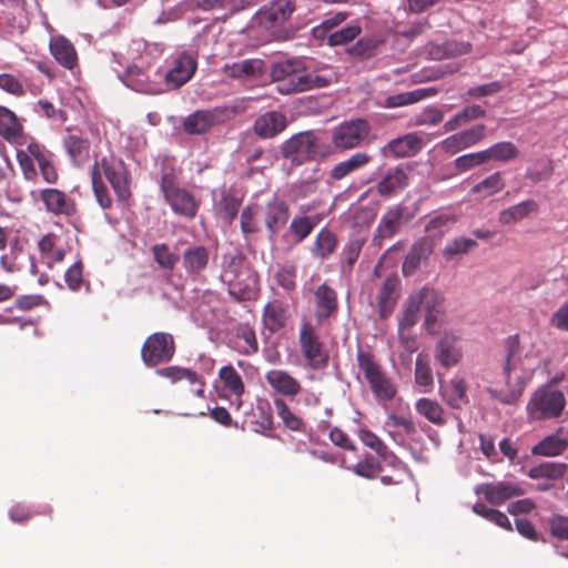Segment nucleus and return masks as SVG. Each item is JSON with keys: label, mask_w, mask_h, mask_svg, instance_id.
<instances>
[{"label": "nucleus", "mask_w": 568, "mask_h": 568, "mask_svg": "<svg viewBox=\"0 0 568 568\" xmlns=\"http://www.w3.org/2000/svg\"><path fill=\"white\" fill-rule=\"evenodd\" d=\"M63 146L75 165H82L89 159L90 142L77 134H68L63 140Z\"/></svg>", "instance_id": "36"}, {"label": "nucleus", "mask_w": 568, "mask_h": 568, "mask_svg": "<svg viewBox=\"0 0 568 568\" xmlns=\"http://www.w3.org/2000/svg\"><path fill=\"white\" fill-rule=\"evenodd\" d=\"M566 406L561 390L552 389L550 385L538 387L527 403V415L531 420L558 418Z\"/></svg>", "instance_id": "4"}, {"label": "nucleus", "mask_w": 568, "mask_h": 568, "mask_svg": "<svg viewBox=\"0 0 568 568\" xmlns=\"http://www.w3.org/2000/svg\"><path fill=\"white\" fill-rule=\"evenodd\" d=\"M338 240L336 234L327 227H323L310 248L311 255L321 261L327 260L337 248Z\"/></svg>", "instance_id": "32"}, {"label": "nucleus", "mask_w": 568, "mask_h": 568, "mask_svg": "<svg viewBox=\"0 0 568 568\" xmlns=\"http://www.w3.org/2000/svg\"><path fill=\"white\" fill-rule=\"evenodd\" d=\"M295 11L292 0H275L258 12L260 22L267 29L283 26Z\"/></svg>", "instance_id": "20"}, {"label": "nucleus", "mask_w": 568, "mask_h": 568, "mask_svg": "<svg viewBox=\"0 0 568 568\" xmlns=\"http://www.w3.org/2000/svg\"><path fill=\"white\" fill-rule=\"evenodd\" d=\"M265 381L275 393L288 398L295 397L302 390L301 383L284 369H271L266 372Z\"/></svg>", "instance_id": "24"}, {"label": "nucleus", "mask_w": 568, "mask_h": 568, "mask_svg": "<svg viewBox=\"0 0 568 568\" xmlns=\"http://www.w3.org/2000/svg\"><path fill=\"white\" fill-rule=\"evenodd\" d=\"M426 90H415L410 92H403L398 94L388 95L385 100L384 105L386 108H398L409 105L426 98Z\"/></svg>", "instance_id": "56"}, {"label": "nucleus", "mask_w": 568, "mask_h": 568, "mask_svg": "<svg viewBox=\"0 0 568 568\" xmlns=\"http://www.w3.org/2000/svg\"><path fill=\"white\" fill-rule=\"evenodd\" d=\"M261 212V207L257 203L247 205L241 214V230L243 233H256L258 232L257 215Z\"/></svg>", "instance_id": "58"}, {"label": "nucleus", "mask_w": 568, "mask_h": 568, "mask_svg": "<svg viewBox=\"0 0 568 568\" xmlns=\"http://www.w3.org/2000/svg\"><path fill=\"white\" fill-rule=\"evenodd\" d=\"M356 362L375 399L378 402L393 400L397 394V386L376 361L373 353L359 348L356 354Z\"/></svg>", "instance_id": "3"}, {"label": "nucleus", "mask_w": 568, "mask_h": 568, "mask_svg": "<svg viewBox=\"0 0 568 568\" xmlns=\"http://www.w3.org/2000/svg\"><path fill=\"white\" fill-rule=\"evenodd\" d=\"M538 211V204L534 200H526L499 213V222L509 225L526 219L529 214Z\"/></svg>", "instance_id": "38"}, {"label": "nucleus", "mask_w": 568, "mask_h": 568, "mask_svg": "<svg viewBox=\"0 0 568 568\" xmlns=\"http://www.w3.org/2000/svg\"><path fill=\"white\" fill-rule=\"evenodd\" d=\"M408 174L400 168L389 169L378 182L376 189L381 196L389 197L408 185Z\"/></svg>", "instance_id": "31"}, {"label": "nucleus", "mask_w": 568, "mask_h": 568, "mask_svg": "<svg viewBox=\"0 0 568 568\" xmlns=\"http://www.w3.org/2000/svg\"><path fill=\"white\" fill-rule=\"evenodd\" d=\"M284 159L300 165L320 155L317 139L312 132H302L288 139L281 149Z\"/></svg>", "instance_id": "9"}, {"label": "nucleus", "mask_w": 568, "mask_h": 568, "mask_svg": "<svg viewBox=\"0 0 568 568\" xmlns=\"http://www.w3.org/2000/svg\"><path fill=\"white\" fill-rule=\"evenodd\" d=\"M416 410L428 422L442 426L445 424L444 408L442 405L430 398H420L416 403Z\"/></svg>", "instance_id": "49"}, {"label": "nucleus", "mask_w": 568, "mask_h": 568, "mask_svg": "<svg viewBox=\"0 0 568 568\" xmlns=\"http://www.w3.org/2000/svg\"><path fill=\"white\" fill-rule=\"evenodd\" d=\"M405 207L402 204L389 206L379 220L374 241L381 244L385 239L393 237L402 225Z\"/></svg>", "instance_id": "26"}, {"label": "nucleus", "mask_w": 568, "mask_h": 568, "mask_svg": "<svg viewBox=\"0 0 568 568\" xmlns=\"http://www.w3.org/2000/svg\"><path fill=\"white\" fill-rule=\"evenodd\" d=\"M0 135L9 143L22 145L26 143L23 126L17 115L6 106L0 105Z\"/></svg>", "instance_id": "29"}, {"label": "nucleus", "mask_w": 568, "mask_h": 568, "mask_svg": "<svg viewBox=\"0 0 568 568\" xmlns=\"http://www.w3.org/2000/svg\"><path fill=\"white\" fill-rule=\"evenodd\" d=\"M371 161V156L364 152L354 153L346 161L339 162L333 166L331 170L329 176L339 181L347 176L348 174L355 172L356 170L365 166Z\"/></svg>", "instance_id": "39"}, {"label": "nucleus", "mask_w": 568, "mask_h": 568, "mask_svg": "<svg viewBox=\"0 0 568 568\" xmlns=\"http://www.w3.org/2000/svg\"><path fill=\"white\" fill-rule=\"evenodd\" d=\"M275 281L285 291H294L296 288V266L294 264L281 265L275 273Z\"/></svg>", "instance_id": "60"}, {"label": "nucleus", "mask_w": 568, "mask_h": 568, "mask_svg": "<svg viewBox=\"0 0 568 568\" xmlns=\"http://www.w3.org/2000/svg\"><path fill=\"white\" fill-rule=\"evenodd\" d=\"M506 186L501 172H495L470 189V195L477 200H485L503 191Z\"/></svg>", "instance_id": "34"}, {"label": "nucleus", "mask_w": 568, "mask_h": 568, "mask_svg": "<svg viewBox=\"0 0 568 568\" xmlns=\"http://www.w3.org/2000/svg\"><path fill=\"white\" fill-rule=\"evenodd\" d=\"M286 128V116L277 111H270L258 116L254 123L255 133L263 138H274Z\"/></svg>", "instance_id": "30"}, {"label": "nucleus", "mask_w": 568, "mask_h": 568, "mask_svg": "<svg viewBox=\"0 0 568 568\" xmlns=\"http://www.w3.org/2000/svg\"><path fill=\"white\" fill-rule=\"evenodd\" d=\"M240 206V199L232 194H224L219 202L217 210L222 217L232 222L236 217Z\"/></svg>", "instance_id": "63"}, {"label": "nucleus", "mask_w": 568, "mask_h": 568, "mask_svg": "<svg viewBox=\"0 0 568 568\" xmlns=\"http://www.w3.org/2000/svg\"><path fill=\"white\" fill-rule=\"evenodd\" d=\"M358 437L365 446L373 449L383 459H386L392 454L384 442L372 430L366 428L359 429Z\"/></svg>", "instance_id": "57"}, {"label": "nucleus", "mask_w": 568, "mask_h": 568, "mask_svg": "<svg viewBox=\"0 0 568 568\" xmlns=\"http://www.w3.org/2000/svg\"><path fill=\"white\" fill-rule=\"evenodd\" d=\"M174 353L173 336L163 332L150 335L141 348L142 361L149 367L171 361Z\"/></svg>", "instance_id": "10"}, {"label": "nucleus", "mask_w": 568, "mask_h": 568, "mask_svg": "<svg viewBox=\"0 0 568 568\" xmlns=\"http://www.w3.org/2000/svg\"><path fill=\"white\" fill-rule=\"evenodd\" d=\"M369 132L371 125L364 119L345 121L334 129L332 142L336 149L351 150L359 146Z\"/></svg>", "instance_id": "11"}, {"label": "nucleus", "mask_w": 568, "mask_h": 568, "mask_svg": "<svg viewBox=\"0 0 568 568\" xmlns=\"http://www.w3.org/2000/svg\"><path fill=\"white\" fill-rule=\"evenodd\" d=\"M475 493L483 495L489 504L499 506L514 497L525 495V489L514 481H497L480 484L476 486Z\"/></svg>", "instance_id": "15"}, {"label": "nucleus", "mask_w": 568, "mask_h": 568, "mask_svg": "<svg viewBox=\"0 0 568 568\" xmlns=\"http://www.w3.org/2000/svg\"><path fill=\"white\" fill-rule=\"evenodd\" d=\"M351 470L359 477L373 479L383 470V466L374 456L366 455Z\"/></svg>", "instance_id": "54"}, {"label": "nucleus", "mask_w": 568, "mask_h": 568, "mask_svg": "<svg viewBox=\"0 0 568 568\" xmlns=\"http://www.w3.org/2000/svg\"><path fill=\"white\" fill-rule=\"evenodd\" d=\"M67 247L68 245L63 242L62 237L54 233L43 235L38 242L41 261L49 268L64 260Z\"/></svg>", "instance_id": "21"}, {"label": "nucleus", "mask_w": 568, "mask_h": 568, "mask_svg": "<svg viewBox=\"0 0 568 568\" xmlns=\"http://www.w3.org/2000/svg\"><path fill=\"white\" fill-rule=\"evenodd\" d=\"M485 163L486 160L483 151L467 153L454 160V166L459 173L467 172Z\"/></svg>", "instance_id": "61"}, {"label": "nucleus", "mask_w": 568, "mask_h": 568, "mask_svg": "<svg viewBox=\"0 0 568 568\" xmlns=\"http://www.w3.org/2000/svg\"><path fill=\"white\" fill-rule=\"evenodd\" d=\"M162 73L150 65L131 64L123 73L124 84L140 93L161 94L164 92L161 83Z\"/></svg>", "instance_id": "6"}, {"label": "nucleus", "mask_w": 568, "mask_h": 568, "mask_svg": "<svg viewBox=\"0 0 568 568\" xmlns=\"http://www.w3.org/2000/svg\"><path fill=\"white\" fill-rule=\"evenodd\" d=\"M536 368V365L530 364L528 355L521 356L517 336L511 338L504 364V375L508 392L500 400L504 404L517 402L532 378Z\"/></svg>", "instance_id": "2"}, {"label": "nucleus", "mask_w": 568, "mask_h": 568, "mask_svg": "<svg viewBox=\"0 0 568 568\" xmlns=\"http://www.w3.org/2000/svg\"><path fill=\"white\" fill-rule=\"evenodd\" d=\"M263 220L270 236L273 237L278 234L280 230L285 226L290 217L288 204L277 197L273 196L265 206L262 209Z\"/></svg>", "instance_id": "17"}, {"label": "nucleus", "mask_w": 568, "mask_h": 568, "mask_svg": "<svg viewBox=\"0 0 568 568\" xmlns=\"http://www.w3.org/2000/svg\"><path fill=\"white\" fill-rule=\"evenodd\" d=\"M300 346L302 354L313 368H321L327 364V355L323 344L310 322H304L300 329Z\"/></svg>", "instance_id": "12"}, {"label": "nucleus", "mask_w": 568, "mask_h": 568, "mask_svg": "<svg viewBox=\"0 0 568 568\" xmlns=\"http://www.w3.org/2000/svg\"><path fill=\"white\" fill-rule=\"evenodd\" d=\"M214 124V115L210 111H196L183 122V129L189 134H202Z\"/></svg>", "instance_id": "45"}, {"label": "nucleus", "mask_w": 568, "mask_h": 568, "mask_svg": "<svg viewBox=\"0 0 568 568\" xmlns=\"http://www.w3.org/2000/svg\"><path fill=\"white\" fill-rule=\"evenodd\" d=\"M314 315L318 324L325 323L338 311L336 291L328 284L323 283L314 291Z\"/></svg>", "instance_id": "18"}, {"label": "nucleus", "mask_w": 568, "mask_h": 568, "mask_svg": "<svg viewBox=\"0 0 568 568\" xmlns=\"http://www.w3.org/2000/svg\"><path fill=\"white\" fill-rule=\"evenodd\" d=\"M415 383L428 392L434 386L433 371L429 363V357L425 353H419L415 363Z\"/></svg>", "instance_id": "47"}, {"label": "nucleus", "mask_w": 568, "mask_h": 568, "mask_svg": "<svg viewBox=\"0 0 568 568\" xmlns=\"http://www.w3.org/2000/svg\"><path fill=\"white\" fill-rule=\"evenodd\" d=\"M503 90V84L499 81H494L486 84L469 88L463 95L464 101L470 99H480L484 97L495 95Z\"/></svg>", "instance_id": "59"}, {"label": "nucleus", "mask_w": 568, "mask_h": 568, "mask_svg": "<svg viewBox=\"0 0 568 568\" xmlns=\"http://www.w3.org/2000/svg\"><path fill=\"white\" fill-rule=\"evenodd\" d=\"M219 378L223 389L240 398L245 392V385L241 374L232 366L226 365L220 368Z\"/></svg>", "instance_id": "43"}, {"label": "nucleus", "mask_w": 568, "mask_h": 568, "mask_svg": "<svg viewBox=\"0 0 568 568\" xmlns=\"http://www.w3.org/2000/svg\"><path fill=\"white\" fill-rule=\"evenodd\" d=\"M568 448V439L558 434L546 436L531 448L534 456L555 457L561 455Z\"/></svg>", "instance_id": "37"}, {"label": "nucleus", "mask_w": 568, "mask_h": 568, "mask_svg": "<svg viewBox=\"0 0 568 568\" xmlns=\"http://www.w3.org/2000/svg\"><path fill=\"white\" fill-rule=\"evenodd\" d=\"M273 404L277 417L282 420L283 425L287 429L300 433H304L306 430L305 422L295 413H293V410L283 398H275Z\"/></svg>", "instance_id": "42"}, {"label": "nucleus", "mask_w": 568, "mask_h": 568, "mask_svg": "<svg viewBox=\"0 0 568 568\" xmlns=\"http://www.w3.org/2000/svg\"><path fill=\"white\" fill-rule=\"evenodd\" d=\"M161 191L175 214L187 219H193L196 215L199 204L193 194L180 187L172 174L162 176Z\"/></svg>", "instance_id": "7"}, {"label": "nucleus", "mask_w": 568, "mask_h": 568, "mask_svg": "<svg viewBox=\"0 0 568 568\" xmlns=\"http://www.w3.org/2000/svg\"><path fill=\"white\" fill-rule=\"evenodd\" d=\"M440 394L447 405L454 409H462L469 404L467 395V383L462 377H453L446 385L439 379Z\"/></svg>", "instance_id": "28"}, {"label": "nucleus", "mask_w": 568, "mask_h": 568, "mask_svg": "<svg viewBox=\"0 0 568 568\" xmlns=\"http://www.w3.org/2000/svg\"><path fill=\"white\" fill-rule=\"evenodd\" d=\"M154 261L159 264V266L163 270L173 271L179 257L170 251L168 244H155L151 248Z\"/></svg>", "instance_id": "55"}, {"label": "nucleus", "mask_w": 568, "mask_h": 568, "mask_svg": "<svg viewBox=\"0 0 568 568\" xmlns=\"http://www.w3.org/2000/svg\"><path fill=\"white\" fill-rule=\"evenodd\" d=\"M398 285L399 280L396 275L388 276L384 281L378 295V308L381 317H386L393 312L397 300Z\"/></svg>", "instance_id": "35"}, {"label": "nucleus", "mask_w": 568, "mask_h": 568, "mask_svg": "<svg viewBox=\"0 0 568 568\" xmlns=\"http://www.w3.org/2000/svg\"><path fill=\"white\" fill-rule=\"evenodd\" d=\"M316 224L315 217L295 215L290 223L287 235H292L295 243H301L312 233Z\"/></svg>", "instance_id": "46"}, {"label": "nucleus", "mask_w": 568, "mask_h": 568, "mask_svg": "<svg viewBox=\"0 0 568 568\" xmlns=\"http://www.w3.org/2000/svg\"><path fill=\"white\" fill-rule=\"evenodd\" d=\"M486 163L489 161L509 162L519 155V149L510 141H503L483 150Z\"/></svg>", "instance_id": "44"}, {"label": "nucleus", "mask_w": 568, "mask_h": 568, "mask_svg": "<svg viewBox=\"0 0 568 568\" xmlns=\"http://www.w3.org/2000/svg\"><path fill=\"white\" fill-rule=\"evenodd\" d=\"M568 470L566 463L559 462H545L531 467L528 470V477L531 479L546 478L549 480L562 479Z\"/></svg>", "instance_id": "40"}, {"label": "nucleus", "mask_w": 568, "mask_h": 568, "mask_svg": "<svg viewBox=\"0 0 568 568\" xmlns=\"http://www.w3.org/2000/svg\"><path fill=\"white\" fill-rule=\"evenodd\" d=\"M485 116L486 110L479 104L467 105L444 124V130L453 132L459 126Z\"/></svg>", "instance_id": "41"}, {"label": "nucleus", "mask_w": 568, "mask_h": 568, "mask_svg": "<svg viewBox=\"0 0 568 568\" xmlns=\"http://www.w3.org/2000/svg\"><path fill=\"white\" fill-rule=\"evenodd\" d=\"M196 68L197 62L194 57L189 53L180 54L173 61L171 69L164 74L162 73L164 92L176 90L184 85L193 77Z\"/></svg>", "instance_id": "14"}, {"label": "nucleus", "mask_w": 568, "mask_h": 568, "mask_svg": "<svg viewBox=\"0 0 568 568\" xmlns=\"http://www.w3.org/2000/svg\"><path fill=\"white\" fill-rule=\"evenodd\" d=\"M156 374L161 377L170 379L172 383L187 381L190 384H195L199 382V375L196 372L180 366L160 368L156 371Z\"/></svg>", "instance_id": "52"}, {"label": "nucleus", "mask_w": 568, "mask_h": 568, "mask_svg": "<svg viewBox=\"0 0 568 568\" xmlns=\"http://www.w3.org/2000/svg\"><path fill=\"white\" fill-rule=\"evenodd\" d=\"M423 146V138L418 133L412 132L390 140L384 151L397 159L412 158L419 153Z\"/></svg>", "instance_id": "23"}, {"label": "nucleus", "mask_w": 568, "mask_h": 568, "mask_svg": "<svg viewBox=\"0 0 568 568\" xmlns=\"http://www.w3.org/2000/svg\"><path fill=\"white\" fill-rule=\"evenodd\" d=\"M473 511L500 528L509 531L513 530L511 523L507 515L498 509L489 508L485 504L477 503L474 505Z\"/></svg>", "instance_id": "51"}, {"label": "nucleus", "mask_w": 568, "mask_h": 568, "mask_svg": "<svg viewBox=\"0 0 568 568\" xmlns=\"http://www.w3.org/2000/svg\"><path fill=\"white\" fill-rule=\"evenodd\" d=\"M41 201L48 212L54 215L72 216L77 212L74 201L58 189H45L41 192Z\"/></svg>", "instance_id": "27"}, {"label": "nucleus", "mask_w": 568, "mask_h": 568, "mask_svg": "<svg viewBox=\"0 0 568 568\" xmlns=\"http://www.w3.org/2000/svg\"><path fill=\"white\" fill-rule=\"evenodd\" d=\"M270 77L276 91L284 95L324 88L329 83L316 72H308L305 60L301 58L273 63Z\"/></svg>", "instance_id": "1"}, {"label": "nucleus", "mask_w": 568, "mask_h": 568, "mask_svg": "<svg viewBox=\"0 0 568 568\" xmlns=\"http://www.w3.org/2000/svg\"><path fill=\"white\" fill-rule=\"evenodd\" d=\"M434 357L444 368H452L459 364L463 351L458 338L452 334H444L435 345Z\"/></svg>", "instance_id": "19"}, {"label": "nucleus", "mask_w": 568, "mask_h": 568, "mask_svg": "<svg viewBox=\"0 0 568 568\" xmlns=\"http://www.w3.org/2000/svg\"><path fill=\"white\" fill-rule=\"evenodd\" d=\"M549 531L552 537L568 541V517L555 514L548 519Z\"/></svg>", "instance_id": "64"}, {"label": "nucleus", "mask_w": 568, "mask_h": 568, "mask_svg": "<svg viewBox=\"0 0 568 568\" xmlns=\"http://www.w3.org/2000/svg\"><path fill=\"white\" fill-rule=\"evenodd\" d=\"M262 322L271 333H276L285 326L286 307L282 302L274 300L263 308Z\"/></svg>", "instance_id": "33"}, {"label": "nucleus", "mask_w": 568, "mask_h": 568, "mask_svg": "<svg viewBox=\"0 0 568 568\" xmlns=\"http://www.w3.org/2000/svg\"><path fill=\"white\" fill-rule=\"evenodd\" d=\"M181 263L186 276L191 281L197 282L209 266L210 251L203 245H191L184 250Z\"/></svg>", "instance_id": "16"}, {"label": "nucleus", "mask_w": 568, "mask_h": 568, "mask_svg": "<svg viewBox=\"0 0 568 568\" xmlns=\"http://www.w3.org/2000/svg\"><path fill=\"white\" fill-rule=\"evenodd\" d=\"M486 138V125L476 124L444 139L438 146L449 155L479 144Z\"/></svg>", "instance_id": "13"}, {"label": "nucleus", "mask_w": 568, "mask_h": 568, "mask_svg": "<svg viewBox=\"0 0 568 568\" xmlns=\"http://www.w3.org/2000/svg\"><path fill=\"white\" fill-rule=\"evenodd\" d=\"M49 51L54 60L64 69L73 70L78 67V52L73 43L64 36H52L49 41Z\"/></svg>", "instance_id": "22"}, {"label": "nucleus", "mask_w": 568, "mask_h": 568, "mask_svg": "<svg viewBox=\"0 0 568 568\" xmlns=\"http://www.w3.org/2000/svg\"><path fill=\"white\" fill-rule=\"evenodd\" d=\"M382 41L375 38H362L347 49L352 57L365 60L374 57Z\"/></svg>", "instance_id": "53"}, {"label": "nucleus", "mask_w": 568, "mask_h": 568, "mask_svg": "<svg viewBox=\"0 0 568 568\" xmlns=\"http://www.w3.org/2000/svg\"><path fill=\"white\" fill-rule=\"evenodd\" d=\"M416 295L425 312L444 313V297L438 291L424 287Z\"/></svg>", "instance_id": "50"}, {"label": "nucleus", "mask_w": 568, "mask_h": 568, "mask_svg": "<svg viewBox=\"0 0 568 568\" xmlns=\"http://www.w3.org/2000/svg\"><path fill=\"white\" fill-rule=\"evenodd\" d=\"M433 250L434 242L429 236H423L415 242L403 262V274L405 276L415 274L422 262L426 261L430 256Z\"/></svg>", "instance_id": "25"}, {"label": "nucleus", "mask_w": 568, "mask_h": 568, "mask_svg": "<svg viewBox=\"0 0 568 568\" xmlns=\"http://www.w3.org/2000/svg\"><path fill=\"white\" fill-rule=\"evenodd\" d=\"M95 172L100 179L104 176L109 181L120 202H126L130 199L128 172L121 161L104 156L93 164L91 174Z\"/></svg>", "instance_id": "8"}, {"label": "nucleus", "mask_w": 568, "mask_h": 568, "mask_svg": "<svg viewBox=\"0 0 568 568\" xmlns=\"http://www.w3.org/2000/svg\"><path fill=\"white\" fill-rule=\"evenodd\" d=\"M455 222L456 216L453 214H437L425 225L426 236H429L435 243V240L442 239Z\"/></svg>", "instance_id": "48"}, {"label": "nucleus", "mask_w": 568, "mask_h": 568, "mask_svg": "<svg viewBox=\"0 0 568 568\" xmlns=\"http://www.w3.org/2000/svg\"><path fill=\"white\" fill-rule=\"evenodd\" d=\"M361 27L357 24L348 26L328 36V44L332 47L346 44L361 34Z\"/></svg>", "instance_id": "62"}, {"label": "nucleus", "mask_w": 568, "mask_h": 568, "mask_svg": "<svg viewBox=\"0 0 568 568\" xmlns=\"http://www.w3.org/2000/svg\"><path fill=\"white\" fill-rule=\"evenodd\" d=\"M220 278L227 285L230 295L237 301L250 300L254 294L256 278L243 266L242 261L237 257H232L223 266Z\"/></svg>", "instance_id": "5"}]
</instances>
